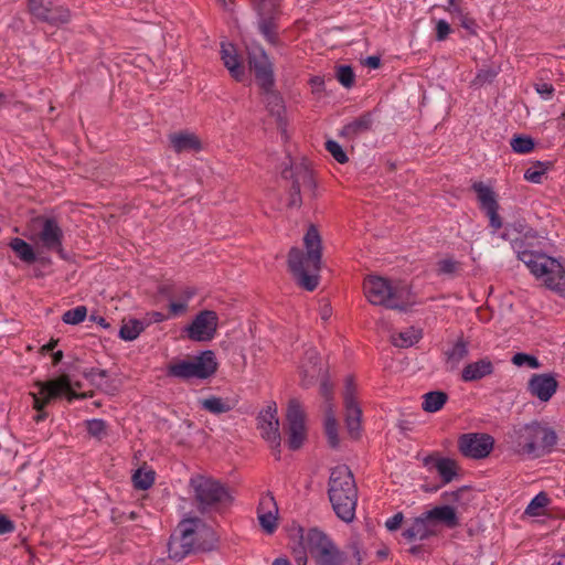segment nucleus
<instances>
[{
    "label": "nucleus",
    "instance_id": "nucleus-41",
    "mask_svg": "<svg viewBox=\"0 0 565 565\" xmlns=\"http://www.w3.org/2000/svg\"><path fill=\"white\" fill-rule=\"evenodd\" d=\"M145 324L138 319H130L120 328L119 337L125 341H132L143 331Z\"/></svg>",
    "mask_w": 565,
    "mask_h": 565
},
{
    "label": "nucleus",
    "instance_id": "nucleus-54",
    "mask_svg": "<svg viewBox=\"0 0 565 565\" xmlns=\"http://www.w3.org/2000/svg\"><path fill=\"white\" fill-rule=\"evenodd\" d=\"M497 76V72L493 70H481L476 78L473 79L475 85H483L487 82H492V79Z\"/></svg>",
    "mask_w": 565,
    "mask_h": 565
},
{
    "label": "nucleus",
    "instance_id": "nucleus-48",
    "mask_svg": "<svg viewBox=\"0 0 565 565\" xmlns=\"http://www.w3.org/2000/svg\"><path fill=\"white\" fill-rule=\"evenodd\" d=\"M326 149L339 163L343 164L348 162L349 158L342 147L334 140H328L326 142Z\"/></svg>",
    "mask_w": 565,
    "mask_h": 565
},
{
    "label": "nucleus",
    "instance_id": "nucleus-3",
    "mask_svg": "<svg viewBox=\"0 0 565 565\" xmlns=\"http://www.w3.org/2000/svg\"><path fill=\"white\" fill-rule=\"evenodd\" d=\"M358 486L351 469L340 465L331 469L328 481V497L335 515L345 523L355 519Z\"/></svg>",
    "mask_w": 565,
    "mask_h": 565
},
{
    "label": "nucleus",
    "instance_id": "nucleus-11",
    "mask_svg": "<svg viewBox=\"0 0 565 565\" xmlns=\"http://www.w3.org/2000/svg\"><path fill=\"white\" fill-rule=\"evenodd\" d=\"M218 363L213 351L207 350L191 360L172 363L167 369V375L184 381L190 379L206 380L217 371Z\"/></svg>",
    "mask_w": 565,
    "mask_h": 565
},
{
    "label": "nucleus",
    "instance_id": "nucleus-51",
    "mask_svg": "<svg viewBox=\"0 0 565 565\" xmlns=\"http://www.w3.org/2000/svg\"><path fill=\"white\" fill-rule=\"evenodd\" d=\"M438 273L444 275L455 274L459 267V263L451 259L445 258L438 262Z\"/></svg>",
    "mask_w": 565,
    "mask_h": 565
},
{
    "label": "nucleus",
    "instance_id": "nucleus-49",
    "mask_svg": "<svg viewBox=\"0 0 565 565\" xmlns=\"http://www.w3.org/2000/svg\"><path fill=\"white\" fill-rule=\"evenodd\" d=\"M512 363L516 366H523L526 364L531 369H539L541 365L539 360L535 356L526 354V353L514 354L512 358Z\"/></svg>",
    "mask_w": 565,
    "mask_h": 565
},
{
    "label": "nucleus",
    "instance_id": "nucleus-62",
    "mask_svg": "<svg viewBox=\"0 0 565 565\" xmlns=\"http://www.w3.org/2000/svg\"><path fill=\"white\" fill-rule=\"evenodd\" d=\"M195 294L196 291L194 288L185 287L181 289L180 292L178 294L177 301H181L189 305V301L193 298Z\"/></svg>",
    "mask_w": 565,
    "mask_h": 565
},
{
    "label": "nucleus",
    "instance_id": "nucleus-52",
    "mask_svg": "<svg viewBox=\"0 0 565 565\" xmlns=\"http://www.w3.org/2000/svg\"><path fill=\"white\" fill-rule=\"evenodd\" d=\"M348 399H356V385L352 375L345 377L343 402H348Z\"/></svg>",
    "mask_w": 565,
    "mask_h": 565
},
{
    "label": "nucleus",
    "instance_id": "nucleus-59",
    "mask_svg": "<svg viewBox=\"0 0 565 565\" xmlns=\"http://www.w3.org/2000/svg\"><path fill=\"white\" fill-rule=\"evenodd\" d=\"M404 515L402 512L396 513L385 522V526L388 531H396L401 527Z\"/></svg>",
    "mask_w": 565,
    "mask_h": 565
},
{
    "label": "nucleus",
    "instance_id": "nucleus-18",
    "mask_svg": "<svg viewBox=\"0 0 565 565\" xmlns=\"http://www.w3.org/2000/svg\"><path fill=\"white\" fill-rule=\"evenodd\" d=\"M248 64L260 88L274 87L273 66L263 49L256 47L248 52Z\"/></svg>",
    "mask_w": 565,
    "mask_h": 565
},
{
    "label": "nucleus",
    "instance_id": "nucleus-35",
    "mask_svg": "<svg viewBox=\"0 0 565 565\" xmlns=\"http://www.w3.org/2000/svg\"><path fill=\"white\" fill-rule=\"evenodd\" d=\"M200 405L204 411L214 415L228 413L234 408V403L231 399L215 395L200 399Z\"/></svg>",
    "mask_w": 565,
    "mask_h": 565
},
{
    "label": "nucleus",
    "instance_id": "nucleus-10",
    "mask_svg": "<svg viewBox=\"0 0 565 565\" xmlns=\"http://www.w3.org/2000/svg\"><path fill=\"white\" fill-rule=\"evenodd\" d=\"M302 543L317 565H344V554L318 529L301 534Z\"/></svg>",
    "mask_w": 565,
    "mask_h": 565
},
{
    "label": "nucleus",
    "instance_id": "nucleus-15",
    "mask_svg": "<svg viewBox=\"0 0 565 565\" xmlns=\"http://www.w3.org/2000/svg\"><path fill=\"white\" fill-rule=\"evenodd\" d=\"M29 9L38 20L53 25L68 23L71 11L56 0H29Z\"/></svg>",
    "mask_w": 565,
    "mask_h": 565
},
{
    "label": "nucleus",
    "instance_id": "nucleus-12",
    "mask_svg": "<svg viewBox=\"0 0 565 565\" xmlns=\"http://www.w3.org/2000/svg\"><path fill=\"white\" fill-rule=\"evenodd\" d=\"M190 487L194 491V498L201 512L233 500L228 489L211 477L194 476L190 479Z\"/></svg>",
    "mask_w": 565,
    "mask_h": 565
},
{
    "label": "nucleus",
    "instance_id": "nucleus-60",
    "mask_svg": "<svg viewBox=\"0 0 565 565\" xmlns=\"http://www.w3.org/2000/svg\"><path fill=\"white\" fill-rule=\"evenodd\" d=\"M436 31H437V33H436L437 40L443 41L450 33V25L446 21L439 20L436 25Z\"/></svg>",
    "mask_w": 565,
    "mask_h": 565
},
{
    "label": "nucleus",
    "instance_id": "nucleus-6",
    "mask_svg": "<svg viewBox=\"0 0 565 565\" xmlns=\"http://www.w3.org/2000/svg\"><path fill=\"white\" fill-rule=\"evenodd\" d=\"M509 437L514 443L518 454L533 458L550 454L557 443L555 430L537 420L514 427Z\"/></svg>",
    "mask_w": 565,
    "mask_h": 565
},
{
    "label": "nucleus",
    "instance_id": "nucleus-32",
    "mask_svg": "<svg viewBox=\"0 0 565 565\" xmlns=\"http://www.w3.org/2000/svg\"><path fill=\"white\" fill-rule=\"evenodd\" d=\"M373 125V117L371 113H365L354 119L353 121L343 126L341 136L348 139H354L358 136L369 131Z\"/></svg>",
    "mask_w": 565,
    "mask_h": 565
},
{
    "label": "nucleus",
    "instance_id": "nucleus-64",
    "mask_svg": "<svg viewBox=\"0 0 565 565\" xmlns=\"http://www.w3.org/2000/svg\"><path fill=\"white\" fill-rule=\"evenodd\" d=\"M458 17L460 18L461 25L465 29H471L475 25V21L470 19L467 14H465L462 11L461 14H458Z\"/></svg>",
    "mask_w": 565,
    "mask_h": 565
},
{
    "label": "nucleus",
    "instance_id": "nucleus-33",
    "mask_svg": "<svg viewBox=\"0 0 565 565\" xmlns=\"http://www.w3.org/2000/svg\"><path fill=\"white\" fill-rule=\"evenodd\" d=\"M324 433L330 447L338 448L340 444L338 420L335 418L334 405L332 403H328L324 407Z\"/></svg>",
    "mask_w": 565,
    "mask_h": 565
},
{
    "label": "nucleus",
    "instance_id": "nucleus-39",
    "mask_svg": "<svg viewBox=\"0 0 565 565\" xmlns=\"http://www.w3.org/2000/svg\"><path fill=\"white\" fill-rule=\"evenodd\" d=\"M422 408L427 413L440 411L448 401V395L441 391L428 392L423 396Z\"/></svg>",
    "mask_w": 565,
    "mask_h": 565
},
{
    "label": "nucleus",
    "instance_id": "nucleus-61",
    "mask_svg": "<svg viewBox=\"0 0 565 565\" xmlns=\"http://www.w3.org/2000/svg\"><path fill=\"white\" fill-rule=\"evenodd\" d=\"M14 530V523L7 515L0 513V534L12 533Z\"/></svg>",
    "mask_w": 565,
    "mask_h": 565
},
{
    "label": "nucleus",
    "instance_id": "nucleus-1",
    "mask_svg": "<svg viewBox=\"0 0 565 565\" xmlns=\"http://www.w3.org/2000/svg\"><path fill=\"white\" fill-rule=\"evenodd\" d=\"M306 253L298 247L290 248L288 253V268L297 284L312 291L319 284V271L322 258V238L318 228L311 224L303 236Z\"/></svg>",
    "mask_w": 565,
    "mask_h": 565
},
{
    "label": "nucleus",
    "instance_id": "nucleus-34",
    "mask_svg": "<svg viewBox=\"0 0 565 565\" xmlns=\"http://www.w3.org/2000/svg\"><path fill=\"white\" fill-rule=\"evenodd\" d=\"M263 90L264 95V103L266 104V107L270 115L275 116L277 118V122L279 126L284 125L282 120V114L285 111V106L282 98L278 93H276L273 87L260 88Z\"/></svg>",
    "mask_w": 565,
    "mask_h": 565
},
{
    "label": "nucleus",
    "instance_id": "nucleus-43",
    "mask_svg": "<svg viewBox=\"0 0 565 565\" xmlns=\"http://www.w3.org/2000/svg\"><path fill=\"white\" fill-rule=\"evenodd\" d=\"M547 167L543 162H536L534 166L526 169L524 173V179L535 183L541 184L543 182V179L545 177Z\"/></svg>",
    "mask_w": 565,
    "mask_h": 565
},
{
    "label": "nucleus",
    "instance_id": "nucleus-40",
    "mask_svg": "<svg viewBox=\"0 0 565 565\" xmlns=\"http://www.w3.org/2000/svg\"><path fill=\"white\" fill-rule=\"evenodd\" d=\"M551 500L546 492L542 491L537 493L531 502L527 504L524 515L526 516H541L547 515L546 507L550 504ZM548 516H551L548 514Z\"/></svg>",
    "mask_w": 565,
    "mask_h": 565
},
{
    "label": "nucleus",
    "instance_id": "nucleus-42",
    "mask_svg": "<svg viewBox=\"0 0 565 565\" xmlns=\"http://www.w3.org/2000/svg\"><path fill=\"white\" fill-rule=\"evenodd\" d=\"M154 482V472L152 470L137 469L132 475V483L136 489L147 490Z\"/></svg>",
    "mask_w": 565,
    "mask_h": 565
},
{
    "label": "nucleus",
    "instance_id": "nucleus-25",
    "mask_svg": "<svg viewBox=\"0 0 565 565\" xmlns=\"http://www.w3.org/2000/svg\"><path fill=\"white\" fill-rule=\"evenodd\" d=\"M429 518L435 530H439V525L448 529H455L460 525L456 508L449 504L437 505L425 512Z\"/></svg>",
    "mask_w": 565,
    "mask_h": 565
},
{
    "label": "nucleus",
    "instance_id": "nucleus-16",
    "mask_svg": "<svg viewBox=\"0 0 565 565\" xmlns=\"http://www.w3.org/2000/svg\"><path fill=\"white\" fill-rule=\"evenodd\" d=\"M494 439L488 434L467 433L460 435L458 449L463 457L471 459L487 458L493 449Z\"/></svg>",
    "mask_w": 565,
    "mask_h": 565
},
{
    "label": "nucleus",
    "instance_id": "nucleus-58",
    "mask_svg": "<svg viewBox=\"0 0 565 565\" xmlns=\"http://www.w3.org/2000/svg\"><path fill=\"white\" fill-rule=\"evenodd\" d=\"M534 87H535L536 93L546 99L551 98L554 94V87L552 84L537 83V84H535Z\"/></svg>",
    "mask_w": 565,
    "mask_h": 565
},
{
    "label": "nucleus",
    "instance_id": "nucleus-45",
    "mask_svg": "<svg viewBox=\"0 0 565 565\" xmlns=\"http://www.w3.org/2000/svg\"><path fill=\"white\" fill-rule=\"evenodd\" d=\"M354 73L351 66L341 65L337 68V79L347 88H350L354 84Z\"/></svg>",
    "mask_w": 565,
    "mask_h": 565
},
{
    "label": "nucleus",
    "instance_id": "nucleus-29",
    "mask_svg": "<svg viewBox=\"0 0 565 565\" xmlns=\"http://www.w3.org/2000/svg\"><path fill=\"white\" fill-rule=\"evenodd\" d=\"M446 367L449 371L458 369L459 364L469 355V341L459 335L452 345L444 352Z\"/></svg>",
    "mask_w": 565,
    "mask_h": 565
},
{
    "label": "nucleus",
    "instance_id": "nucleus-56",
    "mask_svg": "<svg viewBox=\"0 0 565 565\" xmlns=\"http://www.w3.org/2000/svg\"><path fill=\"white\" fill-rule=\"evenodd\" d=\"M279 0H260L258 4L259 14H265V12H278Z\"/></svg>",
    "mask_w": 565,
    "mask_h": 565
},
{
    "label": "nucleus",
    "instance_id": "nucleus-5",
    "mask_svg": "<svg viewBox=\"0 0 565 565\" xmlns=\"http://www.w3.org/2000/svg\"><path fill=\"white\" fill-rule=\"evenodd\" d=\"M363 289L366 299L374 306L405 311L414 303L409 287L401 281L371 276L365 279Z\"/></svg>",
    "mask_w": 565,
    "mask_h": 565
},
{
    "label": "nucleus",
    "instance_id": "nucleus-50",
    "mask_svg": "<svg viewBox=\"0 0 565 565\" xmlns=\"http://www.w3.org/2000/svg\"><path fill=\"white\" fill-rule=\"evenodd\" d=\"M319 380H321L319 392L326 399V407L328 403H332L333 385L329 382L327 374L322 375Z\"/></svg>",
    "mask_w": 565,
    "mask_h": 565
},
{
    "label": "nucleus",
    "instance_id": "nucleus-55",
    "mask_svg": "<svg viewBox=\"0 0 565 565\" xmlns=\"http://www.w3.org/2000/svg\"><path fill=\"white\" fill-rule=\"evenodd\" d=\"M188 308L189 305L181 301L172 300L169 303V313L172 317L182 316L188 311Z\"/></svg>",
    "mask_w": 565,
    "mask_h": 565
},
{
    "label": "nucleus",
    "instance_id": "nucleus-24",
    "mask_svg": "<svg viewBox=\"0 0 565 565\" xmlns=\"http://www.w3.org/2000/svg\"><path fill=\"white\" fill-rule=\"evenodd\" d=\"M439 532L440 530H435L429 518L424 512L409 523V525L404 530L403 536L408 541H424L438 535Z\"/></svg>",
    "mask_w": 565,
    "mask_h": 565
},
{
    "label": "nucleus",
    "instance_id": "nucleus-7",
    "mask_svg": "<svg viewBox=\"0 0 565 565\" xmlns=\"http://www.w3.org/2000/svg\"><path fill=\"white\" fill-rule=\"evenodd\" d=\"M518 258L542 285L555 292L565 291V267L558 259L539 250H522Z\"/></svg>",
    "mask_w": 565,
    "mask_h": 565
},
{
    "label": "nucleus",
    "instance_id": "nucleus-20",
    "mask_svg": "<svg viewBox=\"0 0 565 565\" xmlns=\"http://www.w3.org/2000/svg\"><path fill=\"white\" fill-rule=\"evenodd\" d=\"M324 374H327V371L321 364L318 351L312 348L308 349L300 365L301 386L305 388L313 386Z\"/></svg>",
    "mask_w": 565,
    "mask_h": 565
},
{
    "label": "nucleus",
    "instance_id": "nucleus-46",
    "mask_svg": "<svg viewBox=\"0 0 565 565\" xmlns=\"http://www.w3.org/2000/svg\"><path fill=\"white\" fill-rule=\"evenodd\" d=\"M512 149L518 153H527L533 150L534 141L530 137H515L511 140Z\"/></svg>",
    "mask_w": 565,
    "mask_h": 565
},
{
    "label": "nucleus",
    "instance_id": "nucleus-31",
    "mask_svg": "<svg viewBox=\"0 0 565 565\" xmlns=\"http://www.w3.org/2000/svg\"><path fill=\"white\" fill-rule=\"evenodd\" d=\"M107 371L90 367L83 372V376L88 380L93 385L103 391L106 394L115 395L119 391V385L116 384L114 380H108L105 383L98 381V379L103 380L107 377Z\"/></svg>",
    "mask_w": 565,
    "mask_h": 565
},
{
    "label": "nucleus",
    "instance_id": "nucleus-27",
    "mask_svg": "<svg viewBox=\"0 0 565 565\" xmlns=\"http://www.w3.org/2000/svg\"><path fill=\"white\" fill-rule=\"evenodd\" d=\"M169 141L177 153L185 151L199 152L203 149L202 141L198 135L191 131H178L169 135Z\"/></svg>",
    "mask_w": 565,
    "mask_h": 565
},
{
    "label": "nucleus",
    "instance_id": "nucleus-63",
    "mask_svg": "<svg viewBox=\"0 0 565 565\" xmlns=\"http://www.w3.org/2000/svg\"><path fill=\"white\" fill-rule=\"evenodd\" d=\"M309 84L312 86L313 93H319L323 89L324 79L320 76H313L310 78Z\"/></svg>",
    "mask_w": 565,
    "mask_h": 565
},
{
    "label": "nucleus",
    "instance_id": "nucleus-17",
    "mask_svg": "<svg viewBox=\"0 0 565 565\" xmlns=\"http://www.w3.org/2000/svg\"><path fill=\"white\" fill-rule=\"evenodd\" d=\"M218 317L213 310L200 311L193 321L186 327V335L192 341H210L217 331Z\"/></svg>",
    "mask_w": 565,
    "mask_h": 565
},
{
    "label": "nucleus",
    "instance_id": "nucleus-36",
    "mask_svg": "<svg viewBox=\"0 0 565 565\" xmlns=\"http://www.w3.org/2000/svg\"><path fill=\"white\" fill-rule=\"evenodd\" d=\"M422 339V330L411 327L405 331L393 332L391 342L397 348H409Z\"/></svg>",
    "mask_w": 565,
    "mask_h": 565
},
{
    "label": "nucleus",
    "instance_id": "nucleus-47",
    "mask_svg": "<svg viewBox=\"0 0 565 565\" xmlns=\"http://www.w3.org/2000/svg\"><path fill=\"white\" fill-rule=\"evenodd\" d=\"M87 431L92 437L100 440L104 436H106L107 425L103 419H90L86 423Z\"/></svg>",
    "mask_w": 565,
    "mask_h": 565
},
{
    "label": "nucleus",
    "instance_id": "nucleus-19",
    "mask_svg": "<svg viewBox=\"0 0 565 565\" xmlns=\"http://www.w3.org/2000/svg\"><path fill=\"white\" fill-rule=\"evenodd\" d=\"M472 190L477 193V199L480 203V207L486 212L490 220V225L494 230H499L502 226L501 217L498 213L499 203L495 198L493 190L486 185L483 182L478 181L472 184Z\"/></svg>",
    "mask_w": 565,
    "mask_h": 565
},
{
    "label": "nucleus",
    "instance_id": "nucleus-14",
    "mask_svg": "<svg viewBox=\"0 0 565 565\" xmlns=\"http://www.w3.org/2000/svg\"><path fill=\"white\" fill-rule=\"evenodd\" d=\"M257 428L260 436L270 444L277 459L280 458L281 436L279 431V419L275 403L267 405L257 416Z\"/></svg>",
    "mask_w": 565,
    "mask_h": 565
},
{
    "label": "nucleus",
    "instance_id": "nucleus-38",
    "mask_svg": "<svg viewBox=\"0 0 565 565\" xmlns=\"http://www.w3.org/2000/svg\"><path fill=\"white\" fill-rule=\"evenodd\" d=\"M278 12H265V14H259V30L262 34L266 38V40L273 44L277 42V25L275 22V18Z\"/></svg>",
    "mask_w": 565,
    "mask_h": 565
},
{
    "label": "nucleus",
    "instance_id": "nucleus-4",
    "mask_svg": "<svg viewBox=\"0 0 565 565\" xmlns=\"http://www.w3.org/2000/svg\"><path fill=\"white\" fill-rule=\"evenodd\" d=\"M287 191V207L299 210L317 198V181L307 161H290L281 171Z\"/></svg>",
    "mask_w": 565,
    "mask_h": 565
},
{
    "label": "nucleus",
    "instance_id": "nucleus-30",
    "mask_svg": "<svg viewBox=\"0 0 565 565\" xmlns=\"http://www.w3.org/2000/svg\"><path fill=\"white\" fill-rule=\"evenodd\" d=\"M344 403L345 427L351 438L358 439L361 435L362 408L358 399H348Z\"/></svg>",
    "mask_w": 565,
    "mask_h": 565
},
{
    "label": "nucleus",
    "instance_id": "nucleus-26",
    "mask_svg": "<svg viewBox=\"0 0 565 565\" xmlns=\"http://www.w3.org/2000/svg\"><path fill=\"white\" fill-rule=\"evenodd\" d=\"M494 365L489 358H483L475 362H470L461 370L460 377L463 382H477L487 376L492 375Z\"/></svg>",
    "mask_w": 565,
    "mask_h": 565
},
{
    "label": "nucleus",
    "instance_id": "nucleus-22",
    "mask_svg": "<svg viewBox=\"0 0 565 565\" xmlns=\"http://www.w3.org/2000/svg\"><path fill=\"white\" fill-rule=\"evenodd\" d=\"M428 469L435 468L443 480V484L451 482L458 475V463L450 458L440 457L438 452L430 454L423 459Z\"/></svg>",
    "mask_w": 565,
    "mask_h": 565
},
{
    "label": "nucleus",
    "instance_id": "nucleus-28",
    "mask_svg": "<svg viewBox=\"0 0 565 565\" xmlns=\"http://www.w3.org/2000/svg\"><path fill=\"white\" fill-rule=\"evenodd\" d=\"M221 60L223 61L224 66L230 72L231 76L241 82L244 78L245 70L242 65L236 49L233 44L222 43L221 45Z\"/></svg>",
    "mask_w": 565,
    "mask_h": 565
},
{
    "label": "nucleus",
    "instance_id": "nucleus-57",
    "mask_svg": "<svg viewBox=\"0 0 565 565\" xmlns=\"http://www.w3.org/2000/svg\"><path fill=\"white\" fill-rule=\"evenodd\" d=\"M300 548H294V558L297 565H307V553L305 544L302 543V539L300 537Z\"/></svg>",
    "mask_w": 565,
    "mask_h": 565
},
{
    "label": "nucleus",
    "instance_id": "nucleus-37",
    "mask_svg": "<svg viewBox=\"0 0 565 565\" xmlns=\"http://www.w3.org/2000/svg\"><path fill=\"white\" fill-rule=\"evenodd\" d=\"M9 246L22 262L32 264L36 260V253L33 246L24 239L19 237L12 238Z\"/></svg>",
    "mask_w": 565,
    "mask_h": 565
},
{
    "label": "nucleus",
    "instance_id": "nucleus-2",
    "mask_svg": "<svg viewBox=\"0 0 565 565\" xmlns=\"http://www.w3.org/2000/svg\"><path fill=\"white\" fill-rule=\"evenodd\" d=\"M180 535H172L168 543L169 557L182 559L191 552H210L216 546L214 530L201 519H186L179 524Z\"/></svg>",
    "mask_w": 565,
    "mask_h": 565
},
{
    "label": "nucleus",
    "instance_id": "nucleus-8",
    "mask_svg": "<svg viewBox=\"0 0 565 565\" xmlns=\"http://www.w3.org/2000/svg\"><path fill=\"white\" fill-rule=\"evenodd\" d=\"M33 386L38 388V392L30 393L33 399V408L38 412V415L34 417L36 423L47 417V413L44 412L45 406L62 395H65L68 401L86 397V394H78L73 390L67 374H62L49 381H35Z\"/></svg>",
    "mask_w": 565,
    "mask_h": 565
},
{
    "label": "nucleus",
    "instance_id": "nucleus-13",
    "mask_svg": "<svg viewBox=\"0 0 565 565\" xmlns=\"http://www.w3.org/2000/svg\"><path fill=\"white\" fill-rule=\"evenodd\" d=\"M287 445L291 450H298L307 438L306 414L300 402L291 398L286 413Z\"/></svg>",
    "mask_w": 565,
    "mask_h": 565
},
{
    "label": "nucleus",
    "instance_id": "nucleus-23",
    "mask_svg": "<svg viewBox=\"0 0 565 565\" xmlns=\"http://www.w3.org/2000/svg\"><path fill=\"white\" fill-rule=\"evenodd\" d=\"M277 514L278 507L275 498L270 493L262 497L257 509V515L259 524L266 533L271 534L276 530Z\"/></svg>",
    "mask_w": 565,
    "mask_h": 565
},
{
    "label": "nucleus",
    "instance_id": "nucleus-44",
    "mask_svg": "<svg viewBox=\"0 0 565 565\" xmlns=\"http://www.w3.org/2000/svg\"><path fill=\"white\" fill-rule=\"evenodd\" d=\"M86 316H87L86 307L78 306L74 309L65 311L62 316V320L64 323H67V324H78L82 321H84Z\"/></svg>",
    "mask_w": 565,
    "mask_h": 565
},
{
    "label": "nucleus",
    "instance_id": "nucleus-21",
    "mask_svg": "<svg viewBox=\"0 0 565 565\" xmlns=\"http://www.w3.org/2000/svg\"><path fill=\"white\" fill-rule=\"evenodd\" d=\"M558 382L552 374H534L527 383V390L532 396L537 397L541 402H548L556 393Z\"/></svg>",
    "mask_w": 565,
    "mask_h": 565
},
{
    "label": "nucleus",
    "instance_id": "nucleus-53",
    "mask_svg": "<svg viewBox=\"0 0 565 565\" xmlns=\"http://www.w3.org/2000/svg\"><path fill=\"white\" fill-rule=\"evenodd\" d=\"M468 493H469V489L467 487H463V488H460V489L449 492V493L446 492L444 494V499L447 502L459 503L463 500L465 495Z\"/></svg>",
    "mask_w": 565,
    "mask_h": 565
},
{
    "label": "nucleus",
    "instance_id": "nucleus-9",
    "mask_svg": "<svg viewBox=\"0 0 565 565\" xmlns=\"http://www.w3.org/2000/svg\"><path fill=\"white\" fill-rule=\"evenodd\" d=\"M25 235L39 253L53 252L65 258L64 234L55 218L42 215L33 217L26 226Z\"/></svg>",
    "mask_w": 565,
    "mask_h": 565
}]
</instances>
